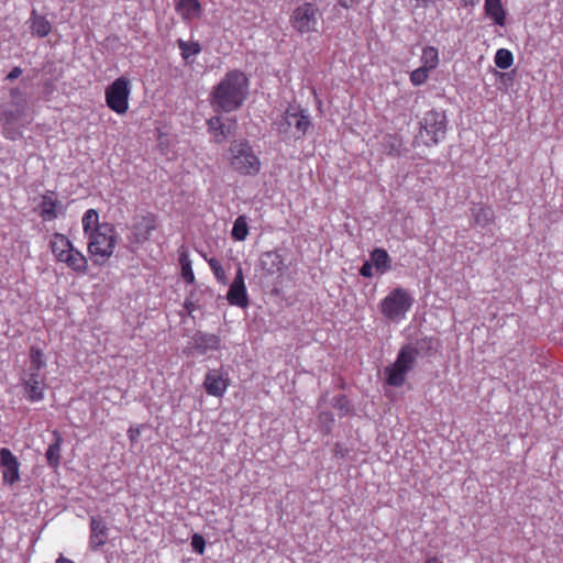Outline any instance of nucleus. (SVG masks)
<instances>
[{"label": "nucleus", "instance_id": "1", "mask_svg": "<svg viewBox=\"0 0 563 563\" xmlns=\"http://www.w3.org/2000/svg\"><path fill=\"white\" fill-rule=\"evenodd\" d=\"M249 79L240 70H231L220 80L211 92V104L217 112L239 110L249 96Z\"/></svg>", "mask_w": 563, "mask_h": 563}, {"label": "nucleus", "instance_id": "2", "mask_svg": "<svg viewBox=\"0 0 563 563\" xmlns=\"http://www.w3.org/2000/svg\"><path fill=\"white\" fill-rule=\"evenodd\" d=\"M427 343L426 340L416 344L402 346L395 363L385 368L386 383L393 387H401L405 384L407 374L413 368L420 350Z\"/></svg>", "mask_w": 563, "mask_h": 563}, {"label": "nucleus", "instance_id": "3", "mask_svg": "<svg viewBox=\"0 0 563 563\" xmlns=\"http://www.w3.org/2000/svg\"><path fill=\"white\" fill-rule=\"evenodd\" d=\"M229 163L234 172L243 176H255L262 167L260 157L245 140H235L231 143Z\"/></svg>", "mask_w": 563, "mask_h": 563}, {"label": "nucleus", "instance_id": "4", "mask_svg": "<svg viewBox=\"0 0 563 563\" xmlns=\"http://www.w3.org/2000/svg\"><path fill=\"white\" fill-rule=\"evenodd\" d=\"M88 239V252L97 265H102L113 254L117 236L112 224L103 222Z\"/></svg>", "mask_w": 563, "mask_h": 563}, {"label": "nucleus", "instance_id": "5", "mask_svg": "<svg viewBox=\"0 0 563 563\" xmlns=\"http://www.w3.org/2000/svg\"><path fill=\"white\" fill-rule=\"evenodd\" d=\"M413 302L415 299L407 289L397 287L380 301V312L389 321L398 323L406 319Z\"/></svg>", "mask_w": 563, "mask_h": 563}, {"label": "nucleus", "instance_id": "6", "mask_svg": "<svg viewBox=\"0 0 563 563\" xmlns=\"http://www.w3.org/2000/svg\"><path fill=\"white\" fill-rule=\"evenodd\" d=\"M446 133V117L444 112L430 110L420 121V130L416 137L426 146H433L441 142Z\"/></svg>", "mask_w": 563, "mask_h": 563}, {"label": "nucleus", "instance_id": "7", "mask_svg": "<svg viewBox=\"0 0 563 563\" xmlns=\"http://www.w3.org/2000/svg\"><path fill=\"white\" fill-rule=\"evenodd\" d=\"M131 93L130 80L126 77L117 78L106 89L107 106L118 114H124L129 109Z\"/></svg>", "mask_w": 563, "mask_h": 563}, {"label": "nucleus", "instance_id": "8", "mask_svg": "<svg viewBox=\"0 0 563 563\" xmlns=\"http://www.w3.org/2000/svg\"><path fill=\"white\" fill-rule=\"evenodd\" d=\"M310 118L308 111L301 109L300 107L289 106L283 118L280 123L278 124V130L280 133L288 134L289 130L294 128V136L299 139L302 137L310 126Z\"/></svg>", "mask_w": 563, "mask_h": 563}, {"label": "nucleus", "instance_id": "9", "mask_svg": "<svg viewBox=\"0 0 563 563\" xmlns=\"http://www.w3.org/2000/svg\"><path fill=\"white\" fill-rule=\"evenodd\" d=\"M319 15V10L314 4L303 3L294 10L290 23L301 34L317 32Z\"/></svg>", "mask_w": 563, "mask_h": 563}, {"label": "nucleus", "instance_id": "10", "mask_svg": "<svg viewBox=\"0 0 563 563\" xmlns=\"http://www.w3.org/2000/svg\"><path fill=\"white\" fill-rule=\"evenodd\" d=\"M157 229V219L148 213L141 217L131 227V234L128 236L129 243L139 245L150 240L152 233Z\"/></svg>", "mask_w": 563, "mask_h": 563}, {"label": "nucleus", "instance_id": "11", "mask_svg": "<svg viewBox=\"0 0 563 563\" xmlns=\"http://www.w3.org/2000/svg\"><path fill=\"white\" fill-rule=\"evenodd\" d=\"M258 266L264 275H282L287 268L286 256L282 251L264 252L260 256Z\"/></svg>", "mask_w": 563, "mask_h": 563}, {"label": "nucleus", "instance_id": "12", "mask_svg": "<svg viewBox=\"0 0 563 563\" xmlns=\"http://www.w3.org/2000/svg\"><path fill=\"white\" fill-rule=\"evenodd\" d=\"M227 299L232 306L240 308H246L249 306V297L241 267L238 268L235 277L230 285Z\"/></svg>", "mask_w": 563, "mask_h": 563}, {"label": "nucleus", "instance_id": "13", "mask_svg": "<svg viewBox=\"0 0 563 563\" xmlns=\"http://www.w3.org/2000/svg\"><path fill=\"white\" fill-rule=\"evenodd\" d=\"M0 466L2 467V479L4 484L13 485L20 479L19 462L13 453L7 449H0Z\"/></svg>", "mask_w": 563, "mask_h": 563}, {"label": "nucleus", "instance_id": "14", "mask_svg": "<svg viewBox=\"0 0 563 563\" xmlns=\"http://www.w3.org/2000/svg\"><path fill=\"white\" fill-rule=\"evenodd\" d=\"M45 378L41 374L27 373V378L24 379V391L26 398L32 402H37L44 399Z\"/></svg>", "mask_w": 563, "mask_h": 563}, {"label": "nucleus", "instance_id": "15", "mask_svg": "<svg viewBox=\"0 0 563 563\" xmlns=\"http://www.w3.org/2000/svg\"><path fill=\"white\" fill-rule=\"evenodd\" d=\"M109 538L108 528L99 516L90 517L89 544L91 549H98L107 543Z\"/></svg>", "mask_w": 563, "mask_h": 563}, {"label": "nucleus", "instance_id": "16", "mask_svg": "<svg viewBox=\"0 0 563 563\" xmlns=\"http://www.w3.org/2000/svg\"><path fill=\"white\" fill-rule=\"evenodd\" d=\"M192 345L199 354L203 355L209 351H217L221 347V339L211 333L198 331L192 336Z\"/></svg>", "mask_w": 563, "mask_h": 563}, {"label": "nucleus", "instance_id": "17", "mask_svg": "<svg viewBox=\"0 0 563 563\" xmlns=\"http://www.w3.org/2000/svg\"><path fill=\"white\" fill-rule=\"evenodd\" d=\"M203 385L207 394L216 397H221L228 388L222 374L216 369L206 374Z\"/></svg>", "mask_w": 563, "mask_h": 563}, {"label": "nucleus", "instance_id": "18", "mask_svg": "<svg viewBox=\"0 0 563 563\" xmlns=\"http://www.w3.org/2000/svg\"><path fill=\"white\" fill-rule=\"evenodd\" d=\"M24 100H22V102H15L16 106H19L20 108L16 109V110H5L3 111L2 113V120L4 122V129H3V134L7 139H10V140H16L21 133L18 132V131H13L9 128V125L13 124L14 122H16L23 114V108H24Z\"/></svg>", "mask_w": 563, "mask_h": 563}, {"label": "nucleus", "instance_id": "19", "mask_svg": "<svg viewBox=\"0 0 563 563\" xmlns=\"http://www.w3.org/2000/svg\"><path fill=\"white\" fill-rule=\"evenodd\" d=\"M484 10L485 14L493 20L496 25L505 26L507 13L501 0H485Z\"/></svg>", "mask_w": 563, "mask_h": 563}, {"label": "nucleus", "instance_id": "20", "mask_svg": "<svg viewBox=\"0 0 563 563\" xmlns=\"http://www.w3.org/2000/svg\"><path fill=\"white\" fill-rule=\"evenodd\" d=\"M30 29L33 35L45 37L51 33L52 25L45 16L37 14L33 10L30 16Z\"/></svg>", "mask_w": 563, "mask_h": 563}, {"label": "nucleus", "instance_id": "21", "mask_svg": "<svg viewBox=\"0 0 563 563\" xmlns=\"http://www.w3.org/2000/svg\"><path fill=\"white\" fill-rule=\"evenodd\" d=\"M371 261L379 274H385L391 268V258L384 249H375L371 253Z\"/></svg>", "mask_w": 563, "mask_h": 563}, {"label": "nucleus", "instance_id": "22", "mask_svg": "<svg viewBox=\"0 0 563 563\" xmlns=\"http://www.w3.org/2000/svg\"><path fill=\"white\" fill-rule=\"evenodd\" d=\"M66 265L76 273L85 274L88 269V260L80 251L73 247Z\"/></svg>", "mask_w": 563, "mask_h": 563}, {"label": "nucleus", "instance_id": "23", "mask_svg": "<svg viewBox=\"0 0 563 563\" xmlns=\"http://www.w3.org/2000/svg\"><path fill=\"white\" fill-rule=\"evenodd\" d=\"M53 437H54V441L48 445L45 455H46V460H47L48 464L53 467H56V466H58L59 461H60V448H62L63 438L58 431H54Z\"/></svg>", "mask_w": 563, "mask_h": 563}, {"label": "nucleus", "instance_id": "24", "mask_svg": "<svg viewBox=\"0 0 563 563\" xmlns=\"http://www.w3.org/2000/svg\"><path fill=\"white\" fill-rule=\"evenodd\" d=\"M177 11L184 19L189 20L200 14L201 5L198 0H179Z\"/></svg>", "mask_w": 563, "mask_h": 563}, {"label": "nucleus", "instance_id": "25", "mask_svg": "<svg viewBox=\"0 0 563 563\" xmlns=\"http://www.w3.org/2000/svg\"><path fill=\"white\" fill-rule=\"evenodd\" d=\"M73 247V243L66 235L62 233H54L51 236L49 249L54 256L60 252L71 251Z\"/></svg>", "mask_w": 563, "mask_h": 563}, {"label": "nucleus", "instance_id": "26", "mask_svg": "<svg viewBox=\"0 0 563 563\" xmlns=\"http://www.w3.org/2000/svg\"><path fill=\"white\" fill-rule=\"evenodd\" d=\"M85 236L88 238L95 230L99 229V214L95 209H88L81 219Z\"/></svg>", "mask_w": 563, "mask_h": 563}, {"label": "nucleus", "instance_id": "27", "mask_svg": "<svg viewBox=\"0 0 563 563\" xmlns=\"http://www.w3.org/2000/svg\"><path fill=\"white\" fill-rule=\"evenodd\" d=\"M57 201L51 196H43L40 203V216L45 221H52L57 218L56 212Z\"/></svg>", "mask_w": 563, "mask_h": 563}, {"label": "nucleus", "instance_id": "28", "mask_svg": "<svg viewBox=\"0 0 563 563\" xmlns=\"http://www.w3.org/2000/svg\"><path fill=\"white\" fill-rule=\"evenodd\" d=\"M473 217L478 225L485 228L493 223L495 213L490 207L478 206L473 209Z\"/></svg>", "mask_w": 563, "mask_h": 563}, {"label": "nucleus", "instance_id": "29", "mask_svg": "<svg viewBox=\"0 0 563 563\" xmlns=\"http://www.w3.org/2000/svg\"><path fill=\"white\" fill-rule=\"evenodd\" d=\"M208 130L214 135L217 143H222L227 139L224 124L220 117L216 115L207 121Z\"/></svg>", "mask_w": 563, "mask_h": 563}, {"label": "nucleus", "instance_id": "30", "mask_svg": "<svg viewBox=\"0 0 563 563\" xmlns=\"http://www.w3.org/2000/svg\"><path fill=\"white\" fill-rule=\"evenodd\" d=\"M421 67L432 70L437 68L439 64V53L438 49L433 46H426L422 49L421 55Z\"/></svg>", "mask_w": 563, "mask_h": 563}, {"label": "nucleus", "instance_id": "31", "mask_svg": "<svg viewBox=\"0 0 563 563\" xmlns=\"http://www.w3.org/2000/svg\"><path fill=\"white\" fill-rule=\"evenodd\" d=\"M46 366L43 353L40 349L32 346L30 350V374H40L41 369Z\"/></svg>", "mask_w": 563, "mask_h": 563}, {"label": "nucleus", "instance_id": "32", "mask_svg": "<svg viewBox=\"0 0 563 563\" xmlns=\"http://www.w3.org/2000/svg\"><path fill=\"white\" fill-rule=\"evenodd\" d=\"M177 46L180 49V55L185 60H189L190 57L200 54L201 46L198 42L184 41L181 38L177 40Z\"/></svg>", "mask_w": 563, "mask_h": 563}, {"label": "nucleus", "instance_id": "33", "mask_svg": "<svg viewBox=\"0 0 563 563\" xmlns=\"http://www.w3.org/2000/svg\"><path fill=\"white\" fill-rule=\"evenodd\" d=\"M231 235L236 241H244L249 235V225L245 216H239L231 231Z\"/></svg>", "mask_w": 563, "mask_h": 563}, {"label": "nucleus", "instance_id": "34", "mask_svg": "<svg viewBox=\"0 0 563 563\" xmlns=\"http://www.w3.org/2000/svg\"><path fill=\"white\" fill-rule=\"evenodd\" d=\"M494 62L498 68L508 69L514 64V55L507 48H499L495 54Z\"/></svg>", "mask_w": 563, "mask_h": 563}, {"label": "nucleus", "instance_id": "35", "mask_svg": "<svg viewBox=\"0 0 563 563\" xmlns=\"http://www.w3.org/2000/svg\"><path fill=\"white\" fill-rule=\"evenodd\" d=\"M384 146L389 155H400L402 144L397 136L388 135L385 137Z\"/></svg>", "mask_w": 563, "mask_h": 563}, {"label": "nucleus", "instance_id": "36", "mask_svg": "<svg viewBox=\"0 0 563 563\" xmlns=\"http://www.w3.org/2000/svg\"><path fill=\"white\" fill-rule=\"evenodd\" d=\"M429 69H426L423 67H419L417 69H415L413 71H411L410 74V81L413 86H421L423 85L428 77H429Z\"/></svg>", "mask_w": 563, "mask_h": 563}, {"label": "nucleus", "instance_id": "37", "mask_svg": "<svg viewBox=\"0 0 563 563\" xmlns=\"http://www.w3.org/2000/svg\"><path fill=\"white\" fill-rule=\"evenodd\" d=\"M208 264H209L214 277L218 279V282L225 284L227 283L225 272H224L221 263L217 258H210L208 261Z\"/></svg>", "mask_w": 563, "mask_h": 563}, {"label": "nucleus", "instance_id": "38", "mask_svg": "<svg viewBox=\"0 0 563 563\" xmlns=\"http://www.w3.org/2000/svg\"><path fill=\"white\" fill-rule=\"evenodd\" d=\"M191 547L195 552L202 554L205 551L206 541L201 536L194 534V537L191 539Z\"/></svg>", "mask_w": 563, "mask_h": 563}, {"label": "nucleus", "instance_id": "39", "mask_svg": "<svg viewBox=\"0 0 563 563\" xmlns=\"http://www.w3.org/2000/svg\"><path fill=\"white\" fill-rule=\"evenodd\" d=\"M181 276L186 283H189V284L194 283L195 275H194L190 263L181 264Z\"/></svg>", "mask_w": 563, "mask_h": 563}, {"label": "nucleus", "instance_id": "40", "mask_svg": "<svg viewBox=\"0 0 563 563\" xmlns=\"http://www.w3.org/2000/svg\"><path fill=\"white\" fill-rule=\"evenodd\" d=\"M334 407L338 408L342 413L349 411V401L344 396L338 397L335 399Z\"/></svg>", "mask_w": 563, "mask_h": 563}, {"label": "nucleus", "instance_id": "41", "mask_svg": "<svg viewBox=\"0 0 563 563\" xmlns=\"http://www.w3.org/2000/svg\"><path fill=\"white\" fill-rule=\"evenodd\" d=\"M373 263L372 261L369 262H365L362 267L360 268V274L363 276V277H372L373 276Z\"/></svg>", "mask_w": 563, "mask_h": 563}, {"label": "nucleus", "instance_id": "42", "mask_svg": "<svg viewBox=\"0 0 563 563\" xmlns=\"http://www.w3.org/2000/svg\"><path fill=\"white\" fill-rule=\"evenodd\" d=\"M22 75V69L19 66L12 68V70L7 75V80H14Z\"/></svg>", "mask_w": 563, "mask_h": 563}, {"label": "nucleus", "instance_id": "43", "mask_svg": "<svg viewBox=\"0 0 563 563\" xmlns=\"http://www.w3.org/2000/svg\"><path fill=\"white\" fill-rule=\"evenodd\" d=\"M413 2L415 8H428L431 3H434L435 0H409Z\"/></svg>", "mask_w": 563, "mask_h": 563}, {"label": "nucleus", "instance_id": "44", "mask_svg": "<svg viewBox=\"0 0 563 563\" xmlns=\"http://www.w3.org/2000/svg\"><path fill=\"white\" fill-rule=\"evenodd\" d=\"M185 309L187 310L188 314H191L198 307L192 302L190 298H187L185 300Z\"/></svg>", "mask_w": 563, "mask_h": 563}, {"label": "nucleus", "instance_id": "45", "mask_svg": "<svg viewBox=\"0 0 563 563\" xmlns=\"http://www.w3.org/2000/svg\"><path fill=\"white\" fill-rule=\"evenodd\" d=\"M70 252L71 251H65V252L58 253L57 255H55L56 261L66 264Z\"/></svg>", "mask_w": 563, "mask_h": 563}, {"label": "nucleus", "instance_id": "46", "mask_svg": "<svg viewBox=\"0 0 563 563\" xmlns=\"http://www.w3.org/2000/svg\"><path fill=\"white\" fill-rule=\"evenodd\" d=\"M70 252L71 251H65V252L58 253L57 255H55L56 261L66 264Z\"/></svg>", "mask_w": 563, "mask_h": 563}, {"label": "nucleus", "instance_id": "47", "mask_svg": "<svg viewBox=\"0 0 563 563\" xmlns=\"http://www.w3.org/2000/svg\"><path fill=\"white\" fill-rule=\"evenodd\" d=\"M128 435H129V439L134 442L137 437L140 435V430L139 429H133V428H130L128 430Z\"/></svg>", "mask_w": 563, "mask_h": 563}, {"label": "nucleus", "instance_id": "48", "mask_svg": "<svg viewBox=\"0 0 563 563\" xmlns=\"http://www.w3.org/2000/svg\"><path fill=\"white\" fill-rule=\"evenodd\" d=\"M55 563H75V562L60 554Z\"/></svg>", "mask_w": 563, "mask_h": 563}, {"label": "nucleus", "instance_id": "49", "mask_svg": "<svg viewBox=\"0 0 563 563\" xmlns=\"http://www.w3.org/2000/svg\"><path fill=\"white\" fill-rule=\"evenodd\" d=\"M10 96H11L13 99L18 98L19 96H21V91H20V89H18V88H13V89H11V91H10Z\"/></svg>", "mask_w": 563, "mask_h": 563}, {"label": "nucleus", "instance_id": "50", "mask_svg": "<svg viewBox=\"0 0 563 563\" xmlns=\"http://www.w3.org/2000/svg\"><path fill=\"white\" fill-rule=\"evenodd\" d=\"M464 5H475L479 0H462Z\"/></svg>", "mask_w": 563, "mask_h": 563}, {"label": "nucleus", "instance_id": "51", "mask_svg": "<svg viewBox=\"0 0 563 563\" xmlns=\"http://www.w3.org/2000/svg\"><path fill=\"white\" fill-rule=\"evenodd\" d=\"M426 563H441L440 560L435 556L429 558Z\"/></svg>", "mask_w": 563, "mask_h": 563}]
</instances>
